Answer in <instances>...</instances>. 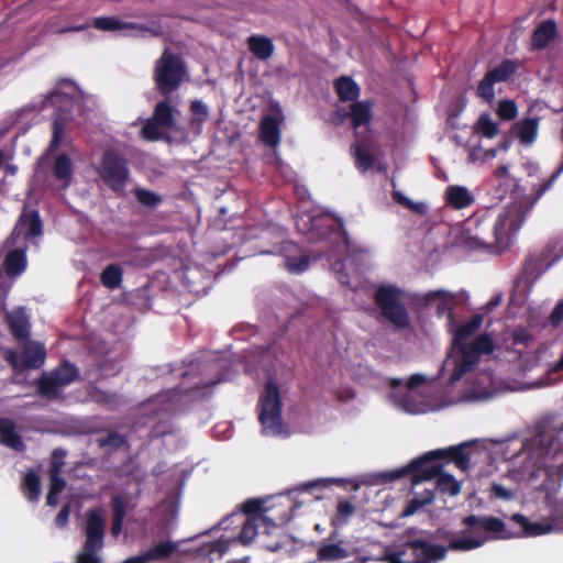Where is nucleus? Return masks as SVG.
<instances>
[{
    "instance_id": "nucleus-13",
    "label": "nucleus",
    "mask_w": 563,
    "mask_h": 563,
    "mask_svg": "<svg viewBox=\"0 0 563 563\" xmlns=\"http://www.w3.org/2000/svg\"><path fill=\"white\" fill-rule=\"evenodd\" d=\"M5 322L11 335L21 342L30 340L31 323L23 308L7 312Z\"/></svg>"
},
{
    "instance_id": "nucleus-6",
    "label": "nucleus",
    "mask_w": 563,
    "mask_h": 563,
    "mask_svg": "<svg viewBox=\"0 0 563 563\" xmlns=\"http://www.w3.org/2000/svg\"><path fill=\"white\" fill-rule=\"evenodd\" d=\"M374 302L380 314L397 329H406L410 318L401 302V290L394 285H383L376 289Z\"/></svg>"
},
{
    "instance_id": "nucleus-17",
    "label": "nucleus",
    "mask_w": 563,
    "mask_h": 563,
    "mask_svg": "<svg viewBox=\"0 0 563 563\" xmlns=\"http://www.w3.org/2000/svg\"><path fill=\"white\" fill-rule=\"evenodd\" d=\"M283 117L265 115L260 122V139L262 143L269 147H275L280 142V124Z\"/></svg>"
},
{
    "instance_id": "nucleus-5",
    "label": "nucleus",
    "mask_w": 563,
    "mask_h": 563,
    "mask_svg": "<svg viewBox=\"0 0 563 563\" xmlns=\"http://www.w3.org/2000/svg\"><path fill=\"white\" fill-rule=\"evenodd\" d=\"M317 560L324 563L343 562L353 559L354 563H367L368 558L350 540L342 539L339 530L333 529L317 549Z\"/></svg>"
},
{
    "instance_id": "nucleus-34",
    "label": "nucleus",
    "mask_w": 563,
    "mask_h": 563,
    "mask_svg": "<svg viewBox=\"0 0 563 563\" xmlns=\"http://www.w3.org/2000/svg\"><path fill=\"white\" fill-rule=\"evenodd\" d=\"M518 63L512 59H504L499 65L486 74L497 84L507 81L517 70Z\"/></svg>"
},
{
    "instance_id": "nucleus-44",
    "label": "nucleus",
    "mask_w": 563,
    "mask_h": 563,
    "mask_svg": "<svg viewBox=\"0 0 563 563\" xmlns=\"http://www.w3.org/2000/svg\"><path fill=\"white\" fill-rule=\"evenodd\" d=\"M336 511L339 518H333L331 520V526L338 529L339 526H343L347 522V519L355 512V507L349 500H340L336 506Z\"/></svg>"
},
{
    "instance_id": "nucleus-40",
    "label": "nucleus",
    "mask_w": 563,
    "mask_h": 563,
    "mask_svg": "<svg viewBox=\"0 0 563 563\" xmlns=\"http://www.w3.org/2000/svg\"><path fill=\"white\" fill-rule=\"evenodd\" d=\"M65 486L66 481L60 475H49V488L46 497L48 506L57 505V496L64 490Z\"/></svg>"
},
{
    "instance_id": "nucleus-26",
    "label": "nucleus",
    "mask_w": 563,
    "mask_h": 563,
    "mask_svg": "<svg viewBox=\"0 0 563 563\" xmlns=\"http://www.w3.org/2000/svg\"><path fill=\"white\" fill-rule=\"evenodd\" d=\"M247 45L251 53L260 60L269 59L275 49L273 41L264 35H251L247 38Z\"/></svg>"
},
{
    "instance_id": "nucleus-23",
    "label": "nucleus",
    "mask_w": 563,
    "mask_h": 563,
    "mask_svg": "<svg viewBox=\"0 0 563 563\" xmlns=\"http://www.w3.org/2000/svg\"><path fill=\"white\" fill-rule=\"evenodd\" d=\"M26 265V250L21 247L8 252L2 264L5 274L10 277L21 275Z\"/></svg>"
},
{
    "instance_id": "nucleus-53",
    "label": "nucleus",
    "mask_w": 563,
    "mask_h": 563,
    "mask_svg": "<svg viewBox=\"0 0 563 563\" xmlns=\"http://www.w3.org/2000/svg\"><path fill=\"white\" fill-rule=\"evenodd\" d=\"M550 516L554 525L563 530V500H554L550 504Z\"/></svg>"
},
{
    "instance_id": "nucleus-41",
    "label": "nucleus",
    "mask_w": 563,
    "mask_h": 563,
    "mask_svg": "<svg viewBox=\"0 0 563 563\" xmlns=\"http://www.w3.org/2000/svg\"><path fill=\"white\" fill-rule=\"evenodd\" d=\"M103 548L99 544L84 543L82 551L77 555L76 563H101L98 552Z\"/></svg>"
},
{
    "instance_id": "nucleus-38",
    "label": "nucleus",
    "mask_w": 563,
    "mask_h": 563,
    "mask_svg": "<svg viewBox=\"0 0 563 563\" xmlns=\"http://www.w3.org/2000/svg\"><path fill=\"white\" fill-rule=\"evenodd\" d=\"M437 489L443 494L455 496L461 492V484L453 475L440 472L437 476Z\"/></svg>"
},
{
    "instance_id": "nucleus-49",
    "label": "nucleus",
    "mask_w": 563,
    "mask_h": 563,
    "mask_svg": "<svg viewBox=\"0 0 563 563\" xmlns=\"http://www.w3.org/2000/svg\"><path fill=\"white\" fill-rule=\"evenodd\" d=\"M66 451L57 448L51 454L48 475H60L65 465Z\"/></svg>"
},
{
    "instance_id": "nucleus-27",
    "label": "nucleus",
    "mask_w": 563,
    "mask_h": 563,
    "mask_svg": "<svg viewBox=\"0 0 563 563\" xmlns=\"http://www.w3.org/2000/svg\"><path fill=\"white\" fill-rule=\"evenodd\" d=\"M511 520L516 522L521 529V533H512L514 537L519 534L530 537L542 536L552 530L551 525H543L541 522H530L529 519L521 514L512 515Z\"/></svg>"
},
{
    "instance_id": "nucleus-11",
    "label": "nucleus",
    "mask_w": 563,
    "mask_h": 563,
    "mask_svg": "<svg viewBox=\"0 0 563 563\" xmlns=\"http://www.w3.org/2000/svg\"><path fill=\"white\" fill-rule=\"evenodd\" d=\"M462 523L470 528H481L486 532L495 533L498 539H509L514 537V534L507 530L506 523L494 516L470 515L462 519Z\"/></svg>"
},
{
    "instance_id": "nucleus-29",
    "label": "nucleus",
    "mask_w": 563,
    "mask_h": 563,
    "mask_svg": "<svg viewBox=\"0 0 563 563\" xmlns=\"http://www.w3.org/2000/svg\"><path fill=\"white\" fill-rule=\"evenodd\" d=\"M52 172L54 178L62 181L64 187H67L73 177V162L70 157L65 153L57 155Z\"/></svg>"
},
{
    "instance_id": "nucleus-18",
    "label": "nucleus",
    "mask_w": 563,
    "mask_h": 563,
    "mask_svg": "<svg viewBox=\"0 0 563 563\" xmlns=\"http://www.w3.org/2000/svg\"><path fill=\"white\" fill-rule=\"evenodd\" d=\"M556 23L551 19L542 21L532 32L530 43L531 49H544L551 42H553L556 38Z\"/></svg>"
},
{
    "instance_id": "nucleus-39",
    "label": "nucleus",
    "mask_w": 563,
    "mask_h": 563,
    "mask_svg": "<svg viewBox=\"0 0 563 563\" xmlns=\"http://www.w3.org/2000/svg\"><path fill=\"white\" fill-rule=\"evenodd\" d=\"M155 261V255L150 250L144 249H134L131 254L130 258L126 261L128 264H131L136 267H147Z\"/></svg>"
},
{
    "instance_id": "nucleus-30",
    "label": "nucleus",
    "mask_w": 563,
    "mask_h": 563,
    "mask_svg": "<svg viewBox=\"0 0 563 563\" xmlns=\"http://www.w3.org/2000/svg\"><path fill=\"white\" fill-rule=\"evenodd\" d=\"M483 316L474 314L468 321L460 324L454 331L453 344H466L465 341L481 328Z\"/></svg>"
},
{
    "instance_id": "nucleus-61",
    "label": "nucleus",
    "mask_w": 563,
    "mask_h": 563,
    "mask_svg": "<svg viewBox=\"0 0 563 563\" xmlns=\"http://www.w3.org/2000/svg\"><path fill=\"white\" fill-rule=\"evenodd\" d=\"M63 98H69V96L59 91L58 89L52 90L45 96V104H55Z\"/></svg>"
},
{
    "instance_id": "nucleus-47",
    "label": "nucleus",
    "mask_w": 563,
    "mask_h": 563,
    "mask_svg": "<svg viewBox=\"0 0 563 563\" xmlns=\"http://www.w3.org/2000/svg\"><path fill=\"white\" fill-rule=\"evenodd\" d=\"M496 112L501 120L511 121L518 115L517 104L510 99L501 100L498 103Z\"/></svg>"
},
{
    "instance_id": "nucleus-19",
    "label": "nucleus",
    "mask_w": 563,
    "mask_h": 563,
    "mask_svg": "<svg viewBox=\"0 0 563 563\" xmlns=\"http://www.w3.org/2000/svg\"><path fill=\"white\" fill-rule=\"evenodd\" d=\"M540 118H523L512 125V131L523 145L532 144L538 135Z\"/></svg>"
},
{
    "instance_id": "nucleus-35",
    "label": "nucleus",
    "mask_w": 563,
    "mask_h": 563,
    "mask_svg": "<svg viewBox=\"0 0 563 563\" xmlns=\"http://www.w3.org/2000/svg\"><path fill=\"white\" fill-rule=\"evenodd\" d=\"M189 109L192 114L190 120L191 129L200 130L209 119L208 107L201 100H192Z\"/></svg>"
},
{
    "instance_id": "nucleus-10",
    "label": "nucleus",
    "mask_w": 563,
    "mask_h": 563,
    "mask_svg": "<svg viewBox=\"0 0 563 563\" xmlns=\"http://www.w3.org/2000/svg\"><path fill=\"white\" fill-rule=\"evenodd\" d=\"M45 358L46 349L44 344L32 340L24 341L21 354L11 350L5 355L7 362L14 369H37L44 365Z\"/></svg>"
},
{
    "instance_id": "nucleus-45",
    "label": "nucleus",
    "mask_w": 563,
    "mask_h": 563,
    "mask_svg": "<svg viewBox=\"0 0 563 563\" xmlns=\"http://www.w3.org/2000/svg\"><path fill=\"white\" fill-rule=\"evenodd\" d=\"M434 496L432 492H428L427 496L423 498H412L410 499L404 510L401 511V517H410L415 515L419 509L424 506H428L433 503Z\"/></svg>"
},
{
    "instance_id": "nucleus-25",
    "label": "nucleus",
    "mask_w": 563,
    "mask_h": 563,
    "mask_svg": "<svg viewBox=\"0 0 563 563\" xmlns=\"http://www.w3.org/2000/svg\"><path fill=\"white\" fill-rule=\"evenodd\" d=\"M351 124L354 129L369 124L373 118L371 101H354L349 107Z\"/></svg>"
},
{
    "instance_id": "nucleus-16",
    "label": "nucleus",
    "mask_w": 563,
    "mask_h": 563,
    "mask_svg": "<svg viewBox=\"0 0 563 563\" xmlns=\"http://www.w3.org/2000/svg\"><path fill=\"white\" fill-rule=\"evenodd\" d=\"M106 520L100 509H90L87 514L85 536L89 545L95 543L103 545Z\"/></svg>"
},
{
    "instance_id": "nucleus-15",
    "label": "nucleus",
    "mask_w": 563,
    "mask_h": 563,
    "mask_svg": "<svg viewBox=\"0 0 563 563\" xmlns=\"http://www.w3.org/2000/svg\"><path fill=\"white\" fill-rule=\"evenodd\" d=\"M298 251L297 244L285 241L280 244L279 253L284 255V266L291 274H301L309 268L310 258L307 255L294 256Z\"/></svg>"
},
{
    "instance_id": "nucleus-56",
    "label": "nucleus",
    "mask_w": 563,
    "mask_h": 563,
    "mask_svg": "<svg viewBox=\"0 0 563 563\" xmlns=\"http://www.w3.org/2000/svg\"><path fill=\"white\" fill-rule=\"evenodd\" d=\"M393 198L399 205H401L408 209L415 210L417 212H420L421 206L418 203H415L412 200H410L408 197L404 196L401 192L394 191Z\"/></svg>"
},
{
    "instance_id": "nucleus-22",
    "label": "nucleus",
    "mask_w": 563,
    "mask_h": 563,
    "mask_svg": "<svg viewBox=\"0 0 563 563\" xmlns=\"http://www.w3.org/2000/svg\"><path fill=\"white\" fill-rule=\"evenodd\" d=\"M0 443L16 452H23L25 444L22 437L16 431L15 422L12 419L5 418L4 423L0 428Z\"/></svg>"
},
{
    "instance_id": "nucleus-55",
    "label": "nucleus",
    "mask_w": 563,
    "mask_h": 563,
    "mask_svg": "<svg viewBox=\"0 0 563 563\" xmlns=\"http://www.w3.org/2000/svg\"><path fill=\"white\" fill-rule=\"evenodd\" d=\"M262 509L263 501L260 499H249L242 505V511L252 517H258Z\"/></svg>"
},
{
    "instance_id": "nucleus-36",
    "label": "nucleus",
    "mask_w": 563,
    "mask_h": 563,
    "mask_svg": "<svg viewBox=\"0 0 563 563\" xmlns=\"http://www.w3.org/2000/svg\"><path fill=\"white\" fill-rule=\"evenodd\" d=\"M66 130V120L63 115L58 114L54 118L52 123V139L48 145V152H56L62 144Z\"/></svg>"
},
{
    "instance_id": "nucleus-32",
    "label": "nucleus",
    "mask_w": 563,
    "mask_h": 563,
    "mask_svg": "<svg viewBox=\"0 0 563 563\" xmlns=\"http://www.w3.org/2000/svg\"><path fill=\"white\" fill-rule=\"evenodd\" d=\"M21 487L27 500H38L41 494V478L36 472H27L23 477Z\"/></svg>"
},
{
    "instance_id": "nucleus-54",
    "label": "nucleus",
    "mask_w": 563,
    "mask_h": 563,
    "mask_svg": "<svg viewBox=\"0 0 563 563\" xmlns=\"http://www.w3.org/2000/svg\"><path fill=\"white\" fill-rule=\"evenodd\" d=\"M112 518L124 520L126 514V504L121 496H114L111 499Z\"/></svg>"
},
{
    "instance_id": "nucleus-52",
    "label": "nucleus",
    "mask_w": 563,
    "mask_h": 563,
    "mask_svg": "<svg viewBox=\"0 0 563 563\" xmlns=\"http://www.w3.org/2000/svg\"><path fill=\"white\" fill-rule=\"evenodd\" d=\"M533 335L531 332L526 328H517L512 332V343L515 345H523L529 346V344L532 342Z\"/></svg>"
},
{
    "instance_id": "nucleus-20",
    "label": "nucleus",
    "mask_w": 563,
    "mask_h": 563,
    "mask_svg": "<svg viewBox=\"0 0 563 563\" xmlns=\"http://www.w3.org/2000/svg\"><path fill=\"white\" fill-rule=\"evenodd\" d=\"M460 347L461 357L455 364L452 380H459L465 373L470 372L478 362L479 354L471 347V344H456Z\"/></svg>"
},
{
    "instance_id": "nucleus-42",
    "label": "nucleus",
    "mask_w": 563,
    "mask_h": 563,
    "mask_svg": "<svg viewBox=\"0 0 563 563\" xmlns=\"http://www.w3.org/2000/svg\"><path fill=\"white\" fill-rule=\"evenodd\" d=\"M476 132L483 136L492 139L499 132L498 124L494 122L488 114H482L476 122Z\"/></svg>"
},
{
    "instance_id": "nucleus-46",
    "label": "nucleus",
    "mask_w": 563,
    "mask_h": 563,
    "mask_svg": "<svg viewBox=\"0 0 563 563\" xmlns=\"http://www.w3.org/2000/svg\"><path fill=\"white\" fill-rule=\"evenodd\" d=\"M97 444L99 448L110 446L113 449H120L128 444V440L119 432L110 431L106 437L98 438Z\"/></svg>"
},
{
    "instance_id": "nucleus-57",
    "label": "nucleus",
    "mask_w": 563,
    "mask_h": 563,
    "mask_svg": "<svg viewBox=\"0 0 563 563\" xmlns=\"http://www.w3.org/2000/svg\"><path fill=\"white\" fill-rule=\"evenodd\" d=\"M347 119H350L349 110L344 108L335 109L330 115V122L335 126L344 124Z\"/></svg>"
},
{
    "instance_id": "nucleus-51",
    "label": "nucleus",
    "mask_w": 563,
    "mask_h": 563,
    "mask_svg": "<svg viewBox=\"0 0 563 563\" xmlns=\"http://www.w3.org/2000/svg\"><path fill=\"white\" fill-rule=\"evenodd\" d=\"M93 26L101 31H117L122 29V23L115 18L101 16L93 20Z\"/></svg>"
},
{
    "instance_id": "nucleus-12",
    "label": "nucleus",
    "mask_w": 563,
    "mask_h": 563,
    "mask_svg": "<svg viewBox=\"0 0 563 563\" xmlns=\"http://www.w3.org/2000/svg\"><path fill=\"white\" fill-rule=\"evenodd\" d=\"M22 234L25 240H32L43 234V222L36 209L24 208L19 217L12 234Z\"/></svg>"
},
{
    "instance_id": "nucleus-4",
    "label": "nucleus",
    "mask_w": 563,
    "mask_h": 563,
    "mask_svg": "<svg viewBox=\"0 0 563 563\" xmlns=\"http://www.w3.org/2000/svg\"><path fill=\"white\" fill-rule=\"evenodd\" d=\"M177 108L165 97L155 104L152 115L143 123L141 136L151 142L167 140L168 132L177 129Z\"/></svg>"
},
{
    "instance_id": "nucleus-2",
    "label": "nucleus",
    "mask_w": 563,
    "mask_h": 563,
    "mask_svg": "<svg viewBox=\"0 0 563 563\" xmlns=\"http://www.w3.org/2000/svg\"><path fill=\"white\" fill-rule=\"evenodd\" d=\"M486 539L483 538H460L450 540L449 547L441 544H433L424 539H415L405 543L406 548L413 551L416 560L413 562H405L402 556L406 550H399L393 553H387L385 560L388 563H430L431 561H441L445 559L448 550L452 551H471L482 547Z\"/></svg>"
},
{
    "instance_id": "nucleus-59",
    "label": "nucleus",
    "mask_w": 563,
    "mask_h": 563,
    "mask_svg": "<svg viewBox=\"0 0 563 563\" xmlns=\"http://www.w3.org/2000/svg\"><path fill=\"white\" fill-rule=\"evenodd\" d=\"M492 494L499 499L509 500L512 498V493L500 484L494 483L490 489Z\"/></svg>"
},
{
    "instance_id": "nucleus-48",
    "label": "nucleus",
    "mask_w": 563,
    "mask_h": 563,
    "mask_svg": "<svg viewBox=\"0 0 563 563\" xmlns=\"http://www.w3.org/2000/svg\"><path fill=\"white\" fill-rule=\"evenodd\" d=\"M134 195L136 200L145 207L155 208L162 202L161 196L147 189L137 188Z\"/></svg>"
},
{
    "instance_id": "nucleus-9",
    "label": "nucleus",
    "mask_w": 563,
    "mask_h": 563,
    "mask_svg": "<svg viewBox=\"0 0 563 563\" xmlns=\"http://www.w3.org/2000/svg\"><path fill=\"white\" fill-rule=\"evenodd\" d=\"M97 173L114 192L124 190L130 174L126 159L115 150H107L102 154Z\"/></svg>"
},
{
    "instance_id": "nucleus-7",
    "label": "nucleus",
    "mask_w": 563,
    "mask_h": 563,
    "mask_svg": "<svg viewBox=\"0 0 563 563\" xmlns=\"http://www.w3.org/2000/svg\"><path fill=\"white\" fill-rule=\"evenodd\" d=\"M79 378L77 366L63 361L49 373H43L36 380L37 394L42 398L53 400L60 397L62 390Z\"/></svg>"
},
{
    "instance_id": "nucleus-31",
    "label": "nucleus",
    "mask_w": 563,
    "mask_h": 563,
    "mask_svg": "<svg viewBox=\"0 0 563 563\" xmlns=\"http://www.w3.org/2000/svg\"><path fill=\"white\" fill-rule=\"evenodd\" d=\"M435 300L438 301L435 312L439 317H442L446 312H451L454 300V297L451 294L443 290H434L424 295L426 303H431ZM449 316L452 318V313Z\"/></svg>"
},
{
    "instance_id": "nucleus-28",
    "label": "nucleus",
    "mask_w": 563,
    "mask_h": 563,
    "mask_svg": "<svg viewBox=\"0 0 563 563\" xmlns=\"http://www.w3.org/2000/svg\"><path fill=\"white\" fill-rule=\"evenodd\" d=\"M351 153L355 158V167L361 173H366L374 167L376 157L366 148L363 142H354L351 145Z\"/></svg>"
},
{
    "instance_id": "nucleus-24",
    "label": "nucleus",
    "mask_w": 563,
    "mask_h": 563,
    "mask_svg": "<svg viewBox=\"0 0 563 563\" xmlns=\"http://www.w3.org/2000/svg\"><path fill=\"white\" fill-rule=\"evenodd\" d=\"M335 93L342 102H354L361 95V88L355 80L349 76H341L333 84Z\"/></svg>"
},
{
    "instance_id": "nucleus-43",
    "label": "nucleus",
    "mask_w": 563,
    "mask_h": 563,
    "mask_svg": "<svg viewBox=\"0 0 563 563\" xmlns=\"http://www.w3.org/2000/svg\"><path fill=\"white\" fill-rule=\"evenodd\" d=\"M470 344L479 355H489L495 350V343L488 333L479 334Z\"/></svg>"
},
{
    "instance_id": "nucleus-64",
    "label": "nucleus",
    "mask_w": 563,
    "mask_h": 563,
    "mask_svg": "<svg viewBox=\"0 0 563 563\" xmlns=\"http://www.w3.org/2000/svg\"><path fill=\"white\" fill-rule=\"evenodd\" d=\"M85 25H71V26H66V27H62L59 30L56 31L57 34H64V33H68V32H79V31H82L85 30Z\"/></svg>"
},
{
    "instance_id": "nucleus-50",
    "label": "nucleus",
    "mask_w": 563,
    "mask_h": 563,
    "mask_svg": "<svg viewBox=\"0 0 563 563\" xmlns=\"http://www.w3.org/2000/svg\"><path fill=\"white\" fill-rule=\"evenodd\" d=\"M496 82L487 75L483 77L477 86V96L487 102H490L495 98L494 85Z\"/></svg>"
},
{
    "instance_id": "nucleus-8",
    "label": "nucleus",
    "mask_w": 563,
    "mask_h": 563,
    "mask_svg": "<svg viewBox=\"0 0 563 563\" xmlns=\"http://www.w3.org/2000/svg\"><path fill=\"white\" fill-rule=\"evenodd\" d=\"M258 420L264 432L278 434L282 431V399L276 383L268 380L258 400Z\"/></svg>"
},
{
    "instance_id": "nucleus-60",
    "label": "nucleus",
    "mask_w": 563,
    "mask_h": 563,
    "mask_svg": "<svg viewBox=\"0 0 563 563\" xmlns=\"http://www.w3.org/2000/svg\"><path fill=\"white\" fill-rule=\"evenodd\" d=\"M563 321V300L559 301L550 314V322L556 327Z\"/></svg>"
},
{
    "instance_id": "nucleus-3",
    "label": "nucleus",
    "mask_w": 563,
    "mask_h": 563,
    "mask_svg": "<svg viewBox=\"0 0 563 563\" xmlns=\"http://www.w3.org/2000/svg\"><path fill=\"white\" fill-rule=\"evenodd\" d=\"M185 75L186 65L183 58L165 49L155 63L153 79L159 93L168 97L180 87Z\"/></svg>"
},
{
    "instance_id": "nucleus-58",
    "label": "nucleus",
    "mask_w": 563,
    "mask_h": 563,
    "mask_svg": "<svg viewBox=\"0 0 563 563\" xmlns=\"http://www.w3.org/2000/svg\"><path fill=\"white\" fill-rule=\"evenodd\" d=\"M69 515H70V505L66 504L62 507V509L59 510V512L57 514V516L55 518L56 527L65 528L68 523Z\"/></svg>"
},
{
    "instance_id": "nucleus-33",
    "label": "nucleus",
    "mask_w": 563,
    "mask_h": 563,
    "mask_svg": "<svg viewBox=\"0 0 563 563\" xmlns=\"http://www.w3.org/2000/svg\"><path fill=\"white\" fill-rule=\"evenodd\" d=\"M122 280L123 269L118 264L107 265L100 274V282L108 289L120 287Z\"/></svg>"
},
{
    "instance_id": "nucleus-21",
    "label": "nucleus",
    "mask_w": 563,
    "mask_h": 563,
    "mask_svg": "<svg viewBox=\"0 0 563 563\" xmlns=\"http://www.w3.org/2000/svg\"><path fill=\"white\" fill-rule=\"evenodd\" d=\"M445 203L455 210L470 207L474 202V197L464 186H449L444 195Z\"/></svg>"
},
{
    "instance_id": "nucleus-63",
    "label": "nucleus",
    "mask_w": 563,
    "mask_h": 563,
    "mask_svg": "<svg viewBox=\"0 0 563 563\" xmlns=\"http://www.w3.org/2000/svg\"><path fill=\"white\" fill-rule=\"evenodd\" d=\"M123 521L124 520L112 518L111 532H112L113 536H118L121 532L122 526H123Z\"/></svg>"
},
{
    "instance_id": "nucleus-14",
    "label": "nucleus",
    "mask_w": 563,
    "mask_h": 563,
    "mask_svg": "<svg viewBox=\"0 0 563 563\" xmlns=\"http://www.w3.org/2000/svg\"><path fill=\"white\" fill-rule=\"evenodd\" d=\"M177 548L178 544L172 541L159 542L139 555L128 558L123 563H147L166 560L177 551Z\"/></svg>"
},
{
    "instance_id": "nucleus-37",
    "label": "nucleus",
    "mask_w": 563,
    "mask_h": 563,
    "mask_svg": "<svg viewBox=\"0 0 563 563\" xmlns=\"http://www.w3.org/2000/svg\"><path fill=\"white\" fill-rule=\"evenodd\" d=\"M257 521H262L263 523H266V521H268V519L264 516H258V517H249L244 521L241 533H240V541L243 544L251 543L254 540V538L256 537L257 529H258Z\"/></svg>"
},
{
    "instance_id": "nucleus-62",
    "label": "nucleus",
    "mask_w": 563,
    "mask_h": 563,
    "mask_svg": "<svg viewBox=\"0 0 563 563\" xmlns=\"http://www.w3.org/2000/svg\"><path fill=\"white\" fill-rule=\"evenodd\" d=\"M426 382V377L421 374H413L407 380L406 386L408 389H415Z\"/></svg>"
},
{
    "instance_id": "nucleus-1",
    "label": "nucleus",
    "mask_w": 563,
    "mask_h": 563,
    "mask_svg": "<svg viewBox=\"0 0 563 563\" xmlns=\"http://www.w3.org/2000/svg\"><path fill=\"white\" fill-rule=\"evenodd\" d=\"M472 442H464L446 449L430 451L421 457L412 460L407 466L383 473L380 476L387 482L409 476L411 483L419 484L423 481L435 478L441 472L442 465L438 460L448 459L461 471H467L471 465L470 448Z\"/></svg>"
}]
</instances>
